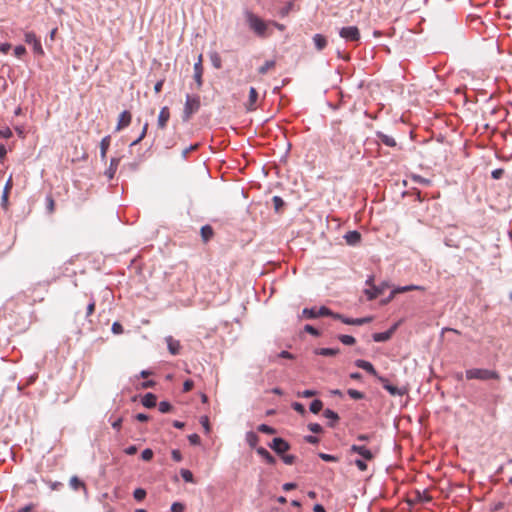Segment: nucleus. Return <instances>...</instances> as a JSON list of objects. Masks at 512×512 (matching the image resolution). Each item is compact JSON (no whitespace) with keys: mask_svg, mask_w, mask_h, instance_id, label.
Returning a JSON list of instances; mask_svg holds the SVG:
<instances>
[{"mask_svg":"<svg viewBox=\"0 0 512 512\" xmlns=\"http://www.w3.org/2000/svg\"><path fill=\"white\" fill-rule=\"evenodd\" d=\"M184 509H185L184 505L179 502H175L171 506V512H184Z\"/></svg>","mask_w":512,"mask_h":512,"instance_id":"obj_48","label":"nucleus"},{"mask_svg":"<svg viewBox=\"0 0 512 512\" xmlns=\"http://www.w3.org/2000/svg\"><path fill=\"white\" fill-rule=\"evenodd\" d=\"M323 416L329 420V423L328 425L330 427H335L336 423L338 422L339 420V416L336 412H334L333 410L331 409H326L324 410L323 412Z\"/></svg>","mask_w":512,"mask_h":512,"instance_id":"obj_20","label":"nucleus"},{"mask_svg":"<svg viewBox=\"0 0 512 512\" xmlns=\"http://www.w3.org/2000/svg\"><path fill=\"white\" fill-rule=\"evenodd\" d=\"M273 203H274L275 209L278 210L283 205V200L279 196H274Z\"/></svg>","mask_w":512,"mask_h":512,"instance_id":"obj_62","label":"nucleus"},{"mask_svg":"<svg viewBox=\"0 0 512 512\" xmlns=\"http://www.w3.org/2000/svg\"><path fill=\"white\" fill-rule=\"evenodd\" d=\"M202 240L208 242L214 235L213 228L210 225H205L200 230Z\"/></svg>","mask_w":512,"mask_h":512,"instance_id":"obj_26","label":"nucleus"},{"mask_svg":"<svg viewBox=\"0 0 512 512\" xmlns=\"http://www.w3.org/2000/svg\"><path fill=\"white\" fill-rule=\"evenodd\" d=\"M339 35L346 41H358L360 39V32L356 26L341 28Z\"/></svg>","mask_w":512,"mask_h":512,"instance_id":"obj_8","label":"nucleus"},{"mask_svg":"<svg viewBox=\"0 0 512 512\" xmlns=\"http://www.w3.org/2000/svg\"><path fill=\"white\" fill-rule=\"evenodd\" d=\"M308 429L313 433H321L323 431L321 425L318 423H310Z\"/></svg>","mask_w":512,"mask_h":512,"instance_id":"obj_44","label":"nucleus"},{"mask_svg":"<svg viewBox=\"0 0 512 512\" xmlns=\"http://www.w3.org/2000/svg\"><path fill=\"white\" fill-rule=\"evenodd\" d=\"M355 365L358 368L365 370L366 372H368L369 374L373 375L376 378H377V376H379L377 371L375 370L374 366L366 360L358 359L355 361Z\"/></svg>","mask_w":512,"mask_h":512,"instance_id":"obj_16","label":"nucleus"},{"mask_svg":"<svg viewBox=\"0 0 512 512\" xmlns=\"http://www.w3.org/2000/svg\"><path fill=\"white\" fill-rule=\"evenodd\" d=\"M258 92L254 87H251L249 90L248 101L245 103V108L247 111H255L257 109V101H258Z\"/></svg>","mask_w":512,"mask_h":512,"instance_id":"obj_12","label":"nucleus"},{"mask_svg":"<svg viewBox=\"0 0 512 512\" xmlns=\"http://www.w3.org/2000/svg\"><path fill=\"white\" fill-rule=\"evenodd\" d=\"M414 290L425 291V288L423 286H418V285H407V286L397 287L396 289H394L391 292V295L389 296L388 301H390L398 293H405V292L414 291Z\"/></svg>","mask_w":512,"mask_h":512,"instance_id":"obj_14","label":"nucleus"},{"mask_svg":"<svg viewBox=\"0 0 512 512\" xmlns=\"http://www.w3.org/2000/svg\"><path fill=\"white\" fill-rule=\"evenodd\" d=\"M247 22L250 29L259 37L265 38L271 34L269 30V22H265L253 13L247 14Z\"/></svg>","mask_w":512,"mask_h":512,"instance_id":"obj_1","label":"nucleus"},{"mask_svg":"<svg viewBox=\"0 0 512 512\" xmlns=\"http://www.w3.org/2000/svg\"><path fill=\"white\" fill-rule=\"evenodd\" d=\"M158 408L161 413H167L171 411L172 405L167 401H161L158 405Z\"/></svg>","mask_w":512,"mask_h":512,"instance_id":"obj_38","label":"nucleus"},{"mask_svg":"<svg viewBox=\"0 0 512 512\" xmlns=\"http://www.w3.org/2000/svg\"><path fill=\"white\" fill-rule=\"evenodd\" d=\"M348 395L352 398V399H355V400H360V399H363L364 398V394L358 390H355V389H349L347 391Z\"/></svg>","mask_w":512,"mask_h":512,"instance_id":"obj_37","label":"nucleus"},{"mask_svg":"<svg viewBox=\"0 0 512 512\" xmlns=\"http://www.w3.org/2000/svg\"><path fill=\"white\" fill-rule=\"evenodd\" d=\"M256 451L268 464H275L276 459L265 448L259 447Z\"/></svg>","mask_w":512,"mask_h":512,"instance_id":"obj_25","label":"nucleus"},{"mask_svg":"<svg viewBox=\"0 0 512 512\" xmlns=\"http://www.w3.org/2000/svg\"><path fill=\"white\" fill-rule=\"evenodd\" d=\"M412 180L416 183L422 184V185H430L431 181L429 179H425L421 177L420 175H412Z\"/></svg>","mask_w":512,"mask_h":512,"instance_id":"obj_41","label":"nucleus"},{"mask_svg":"<svg viewBox=\"0 0 512 512\" xmlns=\"http://www.w3.org/2000/svg\"><path fill=\"white\" fill-rule=\"evenodd\" d=\"M270 448L273 449L277 454L282 455L284 452L290 449V445L282 438H274L270 444Z\"/></svg>","mask_w":512,"mask_h":512,"instance_id":"obj_10","label":"nucleus"},{"mask_svg":"<svg viewBox=\"0 0 512 512\" xmlns=\"http://www.w3.org/2000/svg\"><path fill=\"white\" fill-rule=\"evenodd\" d=\"M166 343L168 346V350L172 355H177L180 352V342L176 339H174L172 336H168L166 338Z\"/></svg>","mask_w":512,"mask_h":512,"instance_id":"obj_18","label":"nucleus"},{"mask_svg":"<svg viewBox=\"0 0 512 512\" xmlns=\"http://www.w3.org/2000/svg\"><path fill=\"white\" fill-rule=\"evenodd\" d=\"M0 136L8 139V138L12 137V131L8 127L4 128V129H0Z\"/></svg>","mask_w":512,"mask_h":512,"instance_id":"obj_57","label":"nucleus"},{"mask_svg":"<svg viewBox=\"0 0 512 512\" xmlns=\"http://www.w3.org/2000/svg\"><path fill=\"white\" fill-rule=\"evenodd\" d=\"M70 486L74 489V490H77L79 489L80 487H84V483L76 476H73L71 479H70Z\"/></svg>","mask_w":512,"mask_h":512,"instance_id":"obj_33","label":"nucleus"},{"mask_svg":"<svg viewBox=\"0 0 512 512\" xmlns=\"http://www.w3.org/2000/svg\"><path fill=\"white\" fill-rule=\"evenodd\" d=\"M319 355L322 356H335L339 353V349L335 348H320L316 352Z\"/></svg>","mask_w":512,"mask_h":512,"instance_id":"obj_29","label":"nucleus"},{"mask_svg":"<svg viewBox=\"0 0 512 512\" xmlns=\"http://www.w3.org/2000/svg\"><path fill=\"white\" fill-rule=\"evenodd\" d=\"M8 198H9V193H7V191H3L2 197H1V206L4 209L8 208V204H9Z\"/></svg>","mask_w":512,"mask_h":512,"instance_id":"obj_50","label":"nucleus"},{"mask_svg":"<svg viewBox=\"0 0 512 512\" xmlns=\"http://www.w3.org/2000/svg\"><path fill=\"white\" fill-rule=\"evenodd\" d=\"M46 202H47V211H48V213L49 214L54 213V211H55V201H54L53 197L50 196V195L47 196Z\"/></svg>","mask_w":512,"mask_h":512,"instance_id":"obj_39","label":"nucleus"},{"mask_svg":"<svg viewBox=\"0 0 512 512\" xmlns=\"http://www.w3.org/2000/svg\"><path fill=\"white\" fill-rule=\"evenodd\" d=\"M377 137L386 146H389V147H395L396 146V141L391 136H388V135H386V134H384L382 132H378L377 133Z\"/></svg>","mask_w":512,"mask_h":512,"instance_id":"obj_27","label":"nucleus"},{"mask_svg":"<svg viewBox=\"0 0 512 512\" xmlns=\"http://www.w3.org/2000/svg\"><path fill=\"white\" fill-rule=\"evenodd\" d=\"M292 408L295 411H297L298 413H300L301 415H304L306 413V410H305L304 406L301 403H299V402H294L292 404Z\"/></svg>","mask_w":512,"mask_h":512,"instance_id":"obj_45","label":"nucleus"},{"mask_svg":"<svg viewBox=\"0 0 512 512\" xmlns=\"http://www.w3.org/2000/svg\"><path fill=\"white\" fill-rule=\"evenodd\" d=\"M258 430L262 433H265V434H269V435H272V434H275L276 433V430L273 428V427H270L266 424H261L258 426Z\"/></svg>","mask_w":512,"mask_h":512,"instance_id":"obj_35","label":"nucleus"},{"mask_svg":"<svg viewBox=\"0 0 512 512\" xmlns=\"http://www.w3.org/2000/svg\"><path fill=\"white\" fill-rule=\"evenodd\" d=\"M355 465L360 471H366L367 470V464L360 459L355 460Z\"/></svg>","mask_w":512,"mask_h":512,"instance_id":"obj_59","label":"nucleus"},{"mask_svg":"<svg viewBox=\"0 0 512 512\" xmlns=\"http://www.w3.org/2000/svg\"><path fill=\"white\" fill-rule=\"evenodd\" d=\"M366 284L371 286L370 289H365V291H364L368 300H373V299L377 298L378 296L382 295L384 290L387 287V285H384V284L381 286L373 285V277H369V279L366 281Z\"/></svg>","mask_w":512,"mask_h":512,"instance_id":"obj_6","label":"nucleus"},{"mask_svg":"<svg viewBox=\"0 0 512 512\" xmlns=\"http://www.w3.org/2000/svg\"><path fill=\"white\" fill-rule=\"evenodd\" d=\"M304 330L313 336H319V331L311 325H306Z\"/></svg>","mask_w":512,"mask_h":512,"instance_id":"obj_56","label":"nucleus"},{"mask_svg":"<svg viewBox=\"0 0 512 512\" xmlns=\"http://www.w3.org/2000/svg\"><path fill=\"white\" fill-rule=\"evenodd\" d=\"M153 455H154L153 451L151 449L147 448L142 451L141 458L144 461H150L153 458Z\"/></svg>","mask_w":512,"mask_h":512,"instance_id":"obj_42","label":"nucleus"},{"mask_svg":"<svg viewBox=\"0 0 512 512\" xmlns=\"http://www.w3.org/2000/svg\"><path fill=\"white\" fill-rule=\"evenodd\" d=\"M344 238L349 245H356L360 242L361 235L358 231H349Z\"/></svg>","mask_w":512,"mask_h":512,"instance_id":"obj_21","label":"nucleus"},{"mask_svg":"<svg viewBox=\"0 0 512 512\" xmlns=\"http://www.w3.org/2000/svg\"><path fill=\"white\" fill-rule=\"evenodd\" d=\"M465 376L468 380L477 379V380H490V379H499V374L496 371L482 368H472L468 369L465 372Z\"/></svg>","mask_w":512,"mask_h":512,"instance_id":"obj_3","label":"nucleus"},{"mask_svg":"<svg viewBox=\"0 0 512 512\" xmlns=\"http://www.w3.org/2000/svg\"><path fill=\"white\" fill-rule=\"evenodd\" d=\"M131 120H132L131 113L127 110L123 111L118 117V122L115 127V131L119 132V131L123 130L124 128L128 127L131 123Z\"/></svg>","mask_w":512,"mask_h":512,"instance_id":"obj_11","label":"nucleus"},{"mask_svg":"<svg viewBox=\"0 0 512 512\" xmlns=\"http://www.w3.org/2000/svg\"><path fill=\"white\" fill-rule=\"evenodd\" d=\"M188 440L192 445H199L201 442L200 436L198 434H191L188 436Z\"/></svg>","mask_w":512,"mask_h":512,"instance_id":"obj_46","label":"nucleus"},{"mask_svg":"<svg viewBox=\"0 0 512 512\" xmlns=\"http://www.w3.org/2000/svg\"><path fill=\"white\" fill-rule=\"evenodd\" d=\"M395 330H396V325L385 332L374 333L372 336L373 340L375 342H385L392 337Z\"/></svg>","mask_w":512,"mask_h":512,"instance_id":"obj_17","label":"nucleus"},{"mask_svg":"<svg viewBox=\"0 0 512 512\" xmlns=\"http://www.w3.org/2000/svg\"><path fill=\"white\" fill-rule=\"evenodd\" d=\"M110 142L111 137L109 135L102 138L100 142V158L102 161H106V155L110 146Z\"/></svg>","mask_w":512,"mask_h":512,"instance_id":"obj_19","label":"nucleus"},{"mask_svg":"<svg viewBox=\"0 0 512 512\" xmlns=\"http://www.w3.org/2000/svg\"><path fill=\"white\" fill-rule=\"evenodd\" d=\"M26 53V48L22 45L16 46L14 49V54L16 57L20 58Z\"/></svg>","mask_w":512,"mask_h":512,"instance_id":"obj_49","label":"nucleus"},{"mask_svg":"<svg viewBox=\"0 0 512 512\" xmlns=\"http://www.w3.org/2000/svg\"><path fill=\"white\" fill-rule=\"evenodd\" d=\"M315 395H316V391H314V390H305L301 394H299V396L304 397V398H310Z\"/></svg>","mask_w":512,"mask_h":512,"instance_id":"obj_63","label":"nucleus"},{"mask_svg":"<svg viewBox=\"0 0 512 512\" xmlns=\"http://www.w3.org/2000/svg\"><path fill=\"white\" fill-rule=\"evenodd\" d=\"M304 317L309 319H314L322 316H331L333 317L334 312H332L329 308L322 306L319 309L316 308H304L302 311Z\"/></svg>","mask_w":512,"mask_h":512,"instance_id":"obj_5","label":"nucleus"},{"mask_svg":"<svg viewBox=\"0 0 512 512\" xmlns=\"http://www.w3.org/2000/svg\"><path fill=\"white\" fill-rule=\"evenodd\" d=\"M350 452L359 454L367 461H371L375 457V453L364 445L353 444L350 448Z\"/></svg>","mask_w":512,"mask_h":512,"instance_id":"obj_9","label":"nucleus"},{"mask_svg":"<svg viewBox=\"0 0 512 512\" xmlns=\"http://www.w3.org/2000/svg\"><path fill=\"white\" fill-rule=\"evenodd\" d=\"M120 161H121V157L111 158L110 165H109L108 169L105 171V175L107 176V178L109 180L114 178L116 171L118 169V166L120 164Z\"/></svg>","mask_w":512,"mask_h":512,"instance_id":"obj_15","label":"nucleus"},{"mask_svg":"<svg viewBox=\"0 0 512 512\" xmlns=\"http://www.w3.org/2000/svg\"><path fill=\"white\" fill-rule=\"evenodd\" d=\"M194 387V382L190 379L186 380L183 384V391L184 392H189L190 390H192Z\"/></svg>","mask_w":512,"mask_h":512,"instance_id":"obj_55","label":"nucleus"},{"mask_svg":"<svg viewBox=\"0 0 512 512\" xmlns=\"http://www.w3.org/2000/svg\"><path fill=\"white\" fill-rule=\"evenodd\" d=\"M313 42L317 50L321 51L327 46V39L322 34H315Z\"/></svg>","mask_w":512,"mask_h":512,"instance_id":"obj_23","label":"nucleus"},{"mask_svg":"<svg viewBox=\"0 0 512 512\" xmlns=\"http://www.w3.org/2000/svg\"><path fill=\"white\" fill-rule=\"evenodd\" d=\"M197 148H198V145H197V144H195V145H191L190 147H188V148H186V149H184V150L182 151V156H183L184 158H186L190 152H192V151L196 150Z\"/></svg>","mask_w":512,"mask_h":512,"instance_id":"obj_61","label":"nucleus"},{"mask_svg":"<svg viewBox=\"0 0 512 512\" xmlns=\"http://www.w3.org/2000/svg\"><path fill=\"white\" fill-rule=\"evenodd\" d=\"M377 380L382 384L383 388L389 392L392 396H403L408 393L406 387H397L392 385L387 378L383 376H377Z\"/></svg>","mask_w":512,"mask_h":512,"instance_id":"obj_4","label":"nucleus"},{"mask_svg":"<svg viewBox=\"0 0 512 512\" xmlns=\"http://www.w3.org/2000/svg\"><path fill=\"white\" fill-rule=\"evenodd\" d=\"M282 460L285 464L292 465L295 462L296 457L294 455H282Z\"/></svg>","mask_w":512,"mask_h":512,"instance_id":"obj_53","label":"nucleus"},{"mask_svg":"<svg viewBox=\"0 0 512 512\" xmlns=\"http://www.w3.org/2000/svg\"><path fill=\"white\" fill-rule=\"evenodd\" d=\"M170 119V111L168 107H163L158 115L157 125L159 129H165Z\"/></svg>","mask_w":512,"mask_h":512,"instance_id":"obj_13","label":"nucleus"},{"mask_svg":"<svg viewBox=\"0 0 512 512\" xmlns=\"http://www.w3.org/2000/svg\"><path fill=\"white\" fill-rule=\"evenodd\" d=\"M200 423L202 424L204 430L206 433H209L210 432V423H209V418L207 416H202L200 418Z\"/></svg>","mask_w":512,"mask_h":512,"instance_id":"obj_43","label":"nucleus"},{"mask_svg":"<svg viewBox=\"0 0 512 512\" xmlns=\"http://www.w3.org/2000/svg\"><path fill=\"white\" fill-rule=\"evenodd\" d=\"M34 509V504H28L20 508L17 512H31Z\"/></svg>","mask_w":512,"mask_h":512,"instance_id":"obj_64","label":"nucleus"},{"mask_svg":"<svg viewBox=\"0 0 512 512\" xmlns=\"http://www.w3.org/2000/svg\"><path fill=\"white\" fill-rule=\"evenodd\" d=\"M180 474H181L182 478L184 479V481L190 482V483H195L193 473L190 470L181 469Z\"/></svg>","mask_w":512,"mask_h":512,"instance_id":"obj_30","label":"nucleus"},{"mask_svg":"<svg viewBox=\"0 0 512 512\" xmlns=\"http://www.w3.org/2000/svg\"><path fill=\"white\" fill-rule=\"evenodd\" d=\"M276 62L274 60L266 61L262 66L259 67L258 72L262 75L275 68Z\"/></svg>","mask_w":512,"mask_h":512,"instance_id":"obj_28","label":"nucleus"},{"mask_svg":"<svg viewBox=\"0 0 512 512\" xmlns=\"http://www.w3.org/2000/svg\"><path fill=\"white\" fill-rule=\"evenodd\" d=\"M333 318L341 320L344 324H347V325H353V321H354L353 318H347L338 313H334Z\"/></svg>","mask_w":512,"mask_h":512,"instance_id":"obj_40","label":"nucleus"},{"mask_svg":"<svg viewBox=\"0 0 512 512\" xmlns=\"http://www.w3.org/2000/svg\"><path fill=\"white\" fill-rule=\"evenodd\" d=\"M201 102L200 97L198 95H190L186 96L184 110H183V121H189L192 115L200 109Z\"/></svg>","mask_w":512,"mask_h":512,"instance_id":"obj_2","label":"nucleus"},{"mask_svg":"<svg viewBox=\"0 0 512 512\" xmlns=\"http://www.w3.org/2000/svg\"><path fill=\"white\" fill-rule=\"evenodd\" d=\"M338 338L344 345H353L356 342L355 338L350 335H340Z\"/></svg>","mask_w":512,"mask_h":512,"instance_id":"obj_32","label":"nucleus"},{"mask_svg":"<svg viewBox=\"0 0 512 512\" xmlns=\"http://www.w3.org/2000/svg\"><path fill=\"white\" fill-rule=\"evenodd\" d=\"M156 402H157V397L152 394V393H147L143 398H142V404L146 407V408H153L156 406Z\"/></svg>","mask_w":512,"mask_h":512,"instance_id":"obj_24","label":"nucleus"},{"mask_svg":"<svg viewBox=\"0 0 512 512\" xmlns=\"http://www.w3.org/2000/svg\"><path fill=\"white\" fill-rule=\"evenodd\" d=\"M504 174V169L498 168L492 171L491 176L493 179L498 180L500 179Z\"/></svg>","mask_w":512,"mask_h":512,"instance_id":"obj_52","label":"nucleus"},{"mask_svg":"<svg viewBox=\"0 0 512 512\" xmlns=\"http://www.w3.org/2000/svg\"><path fill=\"white\" fill-rule=\"evenodd\" d=\"M25 42L29 45H32L35 54H38L40 56L44 55V50L41 45V42L34 32L25 33Z\"/></svg>","mask_w":512,"mask_h":512,"instance_id":"obj_7","label":"nucleus"},{"mask_svg":"<svg viewBox=\"0 0 512 512\" xmlns=\"http://www.w3.org/2000/svg\"><path fill=\"white\" fill-rule=\"evenodd\" d=\"M112 332L114 334H121L123 332V327L119 322H114L112 325Z\"/></svg>","mask_w":512,"mask_h":512,"instance_id":"obj_54","label":"nucleus"},{"mask_svg":"<svg viewBox=\"0 0 512 512\" xmlns=\"http://www.w3.org/2000/svg\"><path fill=\"white\" fill-rule=\"evenodd\" d=\"M323 408V403L321 400H314L311 404H310V411L314 414H317L319 413Z\"/></svg>","mask_w":512,"mask_h":512,"instance_id":"obj_31","label":"nucleus"},{"mask_svg":"<svg viewBox=\"0 0 512 512\" xmlns=\"http://www.w3.org/2000/svg\"><path fill=\"white\" fill-rule=\"evenodd\" d=\"M172 459L176 462H180L182 460V455L179 450H172L171 452Z\"/></svg>","mask_w":512,"mask_h":512,"instance_id":"obj_58","label":"nucleus"},{"mask_svg":"<svg viewBox=\"0 0 512 512\" xmlns=\"http://www.w3.org/2000/svg\"><path fill=\"white\" fill-rule=\"evenodd\" d=\"M319 457L322 460L326 461V462H335V461H337V458L335 456H333V455H330V454L320 453Z\"/></svg>","mask_w":512,"mask_h":512,"instance_id":"obj_51","label":"nucleus"},{"mask_svg":"<svg viewBox=\"0 0 512 512\" xmlns=\"http://www.w3.org/2000/svg\"><path fill=\"white\" fill-rule=\"evenodd\" d=\"M202 70V56L200 55L198 62L194 65V78L199 86L202 84Z\"/></svg>","mask_w":512,"mask_h":512,"instance_id":"obj_22","label":"nucleus"},{"mask_svg":"<svg viewBox=\"0 0 512 512\" xmlns=\"http://www.w3.org/2000/svg\"><path fill=\"white\" fill-rule=\"evenodd\" d=\"M133 496H134L135 500L142 501L146 497V491L144 489H142V488H137L134 491Z\"/></svg>","mask_w":512,"mask_h":512,"instance_id":"obj_36","label":"nucleus"},{"mask_svg":"<svg viewBox=\"0 0 512 512\" xmlns=\"http://www.w3.org/2000/svg\"><path fill=\"white\" fill-rule=\"evenodd\" d=\"M95 305H96V304H95V301H94V300H92V301L88 304V306H87V312H86V316H87V317H88V316H90V315H92V314L94 313V311H95Z\"/></svg>","mask_w":512,"mask_h":512,"instance_id":"obj_60","label":"nucleus"},{"mask_svg":"<svg viewBox=\"0 0 512 512\" xmlns=\"http://www.w3.org/2000/svg\"><path fill=\"white\" fill-rule=\"evenodd\" d=\"M372 321V317L356 318L353 321V325H363Z\"/></svg>","mask_w":512,"mask_h":512,"instance_id":"obj_47","label":"nucleus"},{"mask_svg":"<svg viewBox=\"0 0 512 512\" xmlns=\"http://www.w3.org/2000/svg\"><path fill=\"white\" fill-rule=\"evenodd\" d=\"M247 441L251 447H255L259 441V438L254 432H249L247 433Z\"/></svg>","mask_w":512,"mask_h":512,"instance_id":"obj_34","label":"nucleus"}]
</instances>
